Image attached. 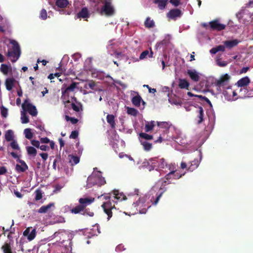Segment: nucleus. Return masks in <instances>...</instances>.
<instances>
[{
	"mask_svg": "<svg viewBox=\"0 0 253 253\" xmlns=\"http://www.w3.org/2000/svg\"><path fill=\"white\" fill-rule=\"evenodd\" d=\"M77 83H72L67 88L63 89L62 88V96L61 99L64 103L66 105V103H71L72 109L76 111L79 112V107L76 105L75 103L78 104L77 99L75 97H71V98H69V92L74 91V89L76 87Z\"/></svg>",
	"mask_w": 253,
	"mask_h": 253,
	"instance_id": "f257e3e1",
	"label": "nucleus"
},
{
	"mask_svg": "<svg viewBox=\"0 0 253 253\" xmlns=\"http://www.w3.org/2000/svg\"><path fill=\"white\" fill-rule=\"evenodd\" d=\"M106 183L105 178L102 176L101 172L97 171L93 172L87 178L86 184L84 186L86 188H90L94 185L101 186Z\"/></svg>",
	"mask_w": 253,
	"mask_h": 253,
	"instance_id": "f03ea898",
	"label": "nucleus"
},
{
	"mask_svg": "<svg viewBox=\"0 0 253 253\" xmlns=\"http://www.w3.org/2000/svg\"><path fill=\"white\" fill-rule=\"evenodd\" d=\"M9 42L12 44V50H8L6 56L10 58L12 62H15L20 57L21 50L19 43L14 40H9Z\"/></svg>",
	"mask_w": 253,
	"mask_h": 253,
	"instance_id": "7ed1b4c3",
	"label": "nucleus"
},
{
	"mask_svg": "<svg viewBox=\"0 0 253 253\" xmlns=\"http://www.w3.org/2000/svg\"><path fill=\"white\" fill-rule=\"evenodd\" d=\"M102 6L100 9L99 13L101 15L111 17L115 14V9L112 3V0H102Z\"/></svg>",
	"mask_w": 253,
	"mask_h": 253,
	"instance_id": "20e7f679",
	"label": "nucleus"
},
{
	"mask_svg": "<svg viewBox=\"0 0 253 253\" xmlns=\"http://www.w3.org/2000/svg\"><path fill=\"white\" fill-rule=\"evenodd\" d=\"M94 200L95 199L91 197L80 198V214H86L89 216H93L94 213L86 209L85 208L91 205Z\"/></svg>",
	"mask_w": 253,
	"mask_h": 253,
	"instance_id": "39448f33",
	"label": "nucleus"
},
{
	"mask_svg": "<svg viewBox=\"0 0 253 253\" xmlns=\"http://www.w3.org/2000/svg\"><path fill=\"white\" fill-rule=\"evenodd\" d=\"M22 108L23 111L28 112L32 116H36L38 114L36 106L30 102V100L28 98L24 100L22 104Z\"/></svg>",
	"mask_w": 253,
	"mask_h": 253,
	"instance_id": "423d86ee",
	"label": "nucleus"
},
{
	"mask_svg": "<svg viewBox=\"0 0 253 253\" xmlns=\"http://www.w3.org/2000/svg\"><path fill=\"white\" fill-rule=\"evenodd\" d=\"M231 77L228 74H225L220 76L218 80H216L215 85L220 90L226 87L229 84Z\"/></svg>",
	"mask_w": 253,
	"mask_h": 253,
	"instance_id": "0eeeda50",
	"label": "nucleus"
},
{
	"mask_svg": "<svg viewBox=\"0 0 253 253\" xmlns=\"http://www.w3.org/2000/svg\"><path fill=\"white\" fill-rule=\"evenodd\" d=\"M169 183L170 182H167L166 180H164L163 181L160 188V192L159 193H157L156 197L155 198L153 197L151 199V202L153 205H156L158 204L163 193L167 191V188L166 187V185Z\"/></svg>",
	"mask_w": 253,
	"mask_h": 253,
	"instance_id": "6e6552de",
	"label": "nucleus"
},
{
	"mask_svg": "<svg viewBox=\"0 0 253 253\" xmlns=\"http://www.w3.org/2000/svg\"><path fill=\"white\" fill-rule=\"evenodd\" d=\"M222 90L225 99L228 101L234 100V97L237 95L235 90L232 89V86L230 85H228L226 87L224 88V89Z\"/></svg>",
	"mask_w": 253,
	"mask_h": 253,
	"instance_id": "1a4fd4ad",
	"label": "nucleus"
},
{
	"mask_svg": "<svg viewBox=\"0 0 253 253\" xmlns=\"http://www.w3.org/2000/svg\"><path fill=\"white\" fill-rule=\"evenodd\" d=\"M104 212L108 215L107 219L109 220L112 216L113 213L112 210L115 209V205H112L110 201L104 202L101 205Z\"/></svg>",
	"mask_w": 253,
	"mask_h": 253,
	"instance_id": "9d476101",
	"label": "nucleus"
},
{
	"mask_svg": "<svg viewBox=\"0 0 253 253\" xmlns=\"http://www.w3.org/2000/svg\"><path fill=\"white\" fill-rule=\"evenodd\" d=\"M209 28L213 31H220L226 28V25L219 23L218 19H215L209 23Z\"/></svg>",
	"mask_w": 253,
	"mask_h": 253,
	"instance_id": "9b49d317",
	"label": "nucleus"
},
{
	"mask_svg": "<svg viewBox=\"0 0 253 253\" xmlns=\"http://www.w3.org/2000/svg\"><path fill=\"white\" fill-rule=\"evenodd\" d=\"M82 235L83 237L82 238V240L83 241H84L86 244H89L90 243V241L88 239L89 238L92 237L94 234L92 232V229L85 228L84 229H80V236Z\"/></svg>",
	"mask_w": 253,
	"mask_h": 253,
	"instance_id": "f8f14e48",
	"label": "nucleus"
},
{
	"mask_svg": "<svg viewBox=\"0 0 253 253\" xmlns=\"http://www.w3.org/2000/svg\"><path fill=\"white\" fill-rule=\"evenodd\" d=\"M182 15L181 11L177 8L172 9L167 13V17L172 20H176Z\"/></svg>",
	"mask_w": 253,
	"mask_h": 253,
	"instance_id": "ddd939ff",
	"label": "nucleus"
},
{
	"mask_svg": "<svg viewBox=\"0 0 253 253\" xmlns=\"http://www.w3.org/2000/svg\"><path fill=\"white\" fill-rule=\"evenodd\" d=\"M36 235V229H32V227L27 228L23 232V235L27 237L29 241L33 240Z\"/></svg>",
	"mask_w": 253,
	"mask_h": 253,
	"instance_id": "4468645a",
	"label": "nucleus"
},
{
	"mask_svg": "<svg viewBox=\"0 0 253 253\" xmlns=\"http://www.w3.org/2000/svg\"><path fill=\"white\" fill-rule=\"evenodd\" d=\"M64 212L70 211L72 213L77 214L79 213V205L74 207L72 204L66 205L63 209Z\"/></svg>",
	"mask_w": 253,
	"mask_h": 253,
	"instance_id": "2eb2a0df",
	"label": "nucleus"
},
{
	"mask_svg": "<svg viewBox=\"0 0 253 253\" xmlns=\"http://www.w3.org/2000/svg\"><path fill=\"white\" fill-rule=\"evenodd\" d=\"M244 91L241 95L245 97H253V83L248 86V88H240V92Z\"/></svg>",
	"mask_w": 253,
	"mask_h": 253,
	"instance_id": "dca6fc26",
	"label": "nucleus"
},
{
	"mask_svg": "<svg viewBox=\"0 0 253 253\" xmlns=\"http://www.w3.org/2000/svg\"><path fill=\"white\" fill-rule=\"evenodd\" d=\"M250 83V80L248 77L246 76L240 79L236 83V85L238 87H241V88H248L247 86L249 85Z\"/></svg>",
	"mask_w": 253,
	"mask_h": 253,
	"instance_id": "f3484780",
	"label": "nucleus"
},
{
	"mask_svg": "<svg viewBox=\"0 0 253 253\" xmlns=\"http://www.w3.org/2000/svg\"><path fill=\"white\" fill-rule=\"evenodd\" d=\"M21 165L17 164L15 167V170L17 172H23L28 169V167L26 163L22 160H17Z\"/></svg>",
	"mask_w": 253,
	"mask_h": 253,
	"instance_id": "a211bd4d",
	"label": "nucleus"
},
{
	"mask_svg": "<svg viewBox=\"0 0 253 253\" xmlns=\"http://www.w3.org/2000/svg\"><path fill=\"white\" fill-rule=\"evenodd\" d=\"M241 41L237 39L233 40H227L223 42V43L225 46V47L228 49H231L233 47L236 46Z\"/></svg>",
	"mask_w": 253,
	"mask_h": 253,
	"instance_id": "6ab92c4d",
	"label": "nucleus"
},
{
	"mask_svg": "<svg viewBox=\"0 0 253 253\" xmlns=\"http://www.w3.org/2000/svg\"><path fill=\"white\" fill-rule=\"evenodd\" d=\"M187 73L192 81L197 82L200 80L199 74L195 70H187Z\"/></svg>",
	"mask_w": 253,
	"mask_h": 253,
	"instance_id": "aec40b11",
	"label": "nucleus"
},
{
	"mask_svg": "<svg viewBox=\"0 0 253 253\" xmlns=\"http://www.w3.org/2000/svg\"><path fill=\"white\" fill-rule=\"evenodd\" d=\"M84 88L85 89H91L94 91L98 90L97 84L92 80L86 82L84 85Z\"/></svg>",
	"mask_w": 253,
	"mask_h": 253,
	"instance_id": "412c9836",
	"label": "nucleus"
},
{
	"mask_svg": "<svg viewBox=\"0 0 253 253\" xmlns=\"http://www.w3.org/2000/svg\"><path fill=\"white\" fill-rule=\"evenodd\" d=\"M15 82L16 80L13 78L6 79L5 82L6 89L8 91L11 90L12 89Z\"/></svg>",
	"mask_w": 253,
	"mask_h": 253,
	"instance_id": "4be33fe9",
	"label": "nucleus"
},
{
	"mask_svg": "<svg viewBox=\"0 0 253 253\" xmlns=\"http://www.w3.org/2000/svg\"><path fill=\"white\" fill-rule=\"evenodd\" d=\"M189 86L190 84L186 79H179L178 80V86L180 88L188 90Z\"/></svg>",
	"mask_w": 253,
	"mask_h": 253,
	"instance_id": "5701e85b",
	"label": "nucleus"
},
{
	"mask_svg": "<svg viewBox=\"0 0 253 253\" xmlns=\"http://www.w3.org/2000/svg\"><path fill=\"white\" fill-rule=\"evenodd\" d=\"M159 159L157 158H153L149 159L147 163L148 165H150L151 167V169H158V165L159 164Z\"/></svg>",
	"mask_w": 253,
	"mask_h": 253,
	"instance_id": "b1692460",
	"label": "nucleus"
},
{
	"mask_svg": "<svg viewBox=\"0 0 253 253\" xmlns=\"http://www.w3.org/2000/svg\"><path fill=\"white\" fill-rule=\"evenodd\" d=\"M198 110L197 111V118H198V123L200 124L204 121V110L201 106H198Z\"/></svg>",
	"mask_w": 253,
	"mask_h": 253,
	"instance_id": "393cba45",
	"label": "nucleus"
},
{
	"mask_svg": "<svg viewBox=\"0 0 253 253\" xmlns=\"http://www.w3.org/2000/svg\"><path fill=\"white\" fill-rule=\"evenodd\" d=\"M107 123L110 125L112 128H115L116 123L115 121V117L113 115H108L106 117Z\"/></svg>",
	"mask_w": 253,
	"mask_h": 253,
	"instance_id": "a878e982",
	"label": "nucleus"
},
{
	"mask_svg": "<svg viewBox=\"0 0 253 253\" xmlns=\"http://www.w3.org/2000/svg\"><path fill=\"white\" fill-rule=\"evenodd\" d=\"M53 206H54L53 203H49L46 206H42L38 210V212L40 213H46Z\"/></svg>",
	"mask_w": 253,
	"mask_h": 253,
	"instance_id": "bb28decb",
	"label": "nucleus"
},
{
	"mask_svg": "<svg viewBox=\"0 0 253 253\" xmlns=\"http://www.w3.org/2000/svg\"><path fill=\"white\" fill-rule=\"evenodd\" d=\"M141 100L142 98L138 94H137V95L134 96L132 98L131 102L135 106L139 107L140 105Z\"/></svg>",
	"mask_w": 253,
	"mask_h": 253,
	"instance_id": "cd10ccee",
	"label": "nucleus"
},
{
	"mask_svg": "<svg viewBox=\"0 0 253 253\" xmlns=\"http://www.w3.org/2000/svg\"><path fill=\"white\" fill-rule=\"evenodd\" d=\"M144 26L147 28H153L155 26V22L151 19L150 17H148L144 22Z\"/></svg>",
	"mask_w": 253,
	"mask_h": 253,
	"instance_id": "c85d7f7f",
	"label": "nucleus"
},
{
	"mask_svg": "<svg viewBox=\"0 0 253 253\" xmlns=\"http://www.w3.org/2000/svg\"><path fill=\"white\" fill-rule=\"evenodd\" d=\"M199 165V162L197 159H195L191 162L190 165L188 168V170L193 171L198 168Z\"/></svg>",
	"mask_w": 253,
	"mask_h": 253,
	"instance_id": "c756f323",
	"label": "nucleus"
},
{
	"mask_svg": "<svg viewBox=\"0 0 253 253\" xmlns=\"http://www.w3.org/2000/svg\"><path fill=\"white\" fill-rule=\"evenodd\" d=\"M68 159L69 160V162L72 166L76 165L79 163V157H78L77 156H74L73 155H69L68 156Z\"/></svg>",
	"mask_w": 253,
	"mask_h": 253,
	"instance_id": "7c9ffc66",
	"label": "nucleus"
},
{
	"mask_svg": "<svg viewBox=\"0 0 253 253\" xmlns=\"http://www.w3.org/2000/svg\"><path fill=\"white\" fill-rule=\"evenodd\" d=\"M154 3L158 4L159 9L163 10L167 5V0H155Z\"/></svg>",
	"mask_w": 253,
	"mask_h": 253,
	"instance_id": "2f4dec72",
	"label": "nucleus"
},
{
	"mask_svg": "<svg viewBox=\"0 0 253 253\" xmlns=\"http://www.w3.org/2000/svg\"><path fill=\"white\" fill-rule=\"evenodd\" d=\"M113 194L115 195L114 198L117 200L122 201L126 199V196L123 193H119L117 190L114 191Z\"/></svg>",
	"mask_w": 253,
	"mask_h": 253,
	"instance_id": "473e14b6",
	"label": "nucleus"
},
{
	"mask_svg": "<svg viewBox=\"0 0 253 253\" xmlns=\"http://www.w3.org/2000/svg\"><path fill=\"white\" fill-rule=\"evenodd\" d=\"M155 126V122L152 121L149 122H147L145 126V131L146 132H148L152 130Z\"/></svg>",
	"mask_w": 253,
	"mask_h": 253,
	"instance_id": "72a5a7b5",
	"label": "nucleus"
},
{
	"mask_svg": "<svg viewBox=\"0 0 253 253\" xmlns=\"http://www.w3.org/2000/svg\"><path fill=\"white\" fill-rule=\"evenodd\" d=\"M13 132L12 130L9 129L6 131L5 134V138L7 141L9 142L13 140Z\"/></svg>",
	"mask_w": 253,
	"mask_h": 253,
	"instance_id": "f704fd0d",
	"label": "nucleus"
},
{
	"mask_svg": "<svg viewBox=\"0 0 253 253\" xmlns=\"http://www.w3.org/2000/svg\"><path fill=\"white\" fill-rule=\"evenodd\" d=\"M68 4L67 0H57L56 5L59 8H65Z\"/></svg>",
	"mask_w": 253,
	"mask_h": 253,
	"instance_id": "c9c22d12",
	"label": "nucleus"
},
{
	"mask_svg": "<svg viewBox=\"0 0 253 253\" xmlns=\"http://www.w3.org/2000/svg\"><path fill=\"white\" fill-rule=\"evenodd\" d=\"M157 124L158 126L167 129H169L171 125L170 123L167 122H157Z\"/></svg>",
	"mask_w": 253,
	"mask_h": 253,
	"instance_id": "e433bc0d",
	"label": "nucleus"
},
{
	"mask_svg": "<svg viewBox=\"0 0 253 253\" xmlns=\"http://www.w3.org/2000/svg\"><path fill=\"white\" fill-rule=\"evenodd\" d=\"M141 144L143 146L144 150L146 151H150L152 148V143L148 142L146 141L140 140Z\"/></svg>",
	"mask_w": 253,
	"mask_h": 253,
	"instance_id": "4c0bfd02",
	"label": "nucleus"
},
{
	"mask_svg": "<svg viewBox=\"0 0 253 253\" xmlns=\"http://www.w3.org/2000/svg\"><path fill=\"white\" fill-rule=\"evenodd\" d=\"M1 249L2 250L3 253H13L11 246L7 243H4L1 247Z\"/></svg>",
	"mask_w": 253,
	"mask_h": 253,
	"instance_id": "58836bf2",
	"label": "nucleus"
},
{
	"mask_svg": "<svg viewBox=\"0 0 253 253\" xmlns=\"http://www.w3.org/2000/svg\"><path fill=\"white\" fill-rule=\"evenodd\" d=\"M27 153L29 155L36 156L37 151V150L32 146H27L26 147Z\"/></svg>",
	"mask_w": 253,
	"mask_h": 253,
	"instance_id": "ea45409f",
	"label": "nucleus"
},
{
	"mask_svg": "<svg viewBox=\"0 0 253 253\" xmlns=\"http://www.w3.org/2000/svg\"><path fill=\"white\" fill-rule=\"evenodd\" d=\"M89 16L88 9L86 7H84L80 11V18H86Z\"/></svg>",
	"mask_w": 253,
	"mask_h": 253,
	"instance_id": "a19ab883",
	"label": "nucleus"
},
{
	"mask_svg": "<svg viewBox=\"0 0 253 253\" xmlns=\"http://www.w3.org/2000/svg\"><path fill=\"white\" fill-rule=\"evenodd\" d=\"M21 122L23 124H27L29 122V117L27 116L26 112H25L24 111L21 112Z\"/></svg>",
	"mask_w": 253,
	"mask_h": 253,
	"instance_id": "79ce46f5",
	"label": "nucleus"
},
{
	"mask_svg": "<svg viewBox=\"0 0 253 253\" xmlns=\"http://www.w3.org/2000/svg\"><path fill=\"white\" fill-rule=\"evenodd\" d=\"M158 162V169H164L165 167L168 166L167 162L164 158L159 159Z\"/></svg>",
	"mask_w": 253,
	"mask_h": 253,
	"instance_id": "37998d69",
	"label": "nucleus"
},
{
	"mask_svg": "<svg viewBox=\"0 0 253 253\" xmlns=\"http://www.w3.org/2000/svg\"><path fill=\"white\" fill-rule=\"evenodd\" d=\"M139 137L141 138L146 140H152L153 138V136L152 135H149L146 133L141 132L139 133Z\"/></svg>",
	"mask_w": 253,
	"mask_h": 253,
	"instance_id": "c03bdc74",
	"label": "nucleus"
},
{
	"mask_svg": "<svg viewBox=\"0 0 253 253\" xmlns=\"http://www.w3.org/2000/svg\"><path fill=\"white\" fill-rule=\"evenodd\" d=\"M25 137L28 139H31L33 137V134L30 128H26L24 131Z\"/></svg>",
	"mask_w": 253,
	"mask_h": 253,
	"instance_id": "a18cd8bd",
	"label": "nucleus"
},
{
	"mask_svg": "<svg viewBox=\"0 0 253 253\" xmlns=\"http://www.w3.org/2000/svg\"><path fill=\"white\" fill-rule=\"evenodd\" d=\"M0 70L3 74L7 75L9 71V67L7 65L2 64L0 66Z\"/></svg>",
	"mask_w": 253,
	"mask_h": 253,
	"instance_id": "49530a36",
	"label": "nucleus"
},
{
	"mask_svg": "<svg viewBox=\"0 0 253 253\" xmlns=\"http://www.w3.org/2000/svg\"><path fill=\"white\" fill-rule=\"evenodd\" d=\"M169 170H170V174L174 173L175 172L177 171L176 170V166L175 163L170 164L168 166H167Z\"/></svg>",
	"mask_w": 253,
	"mask_h": 253,
	"instance_id": "de8ad7c7",
	"label": "nucleus"
},
{
	"mask_svg": "<svg viewBox=\"0 0 253 253\" xmlns=\"http://www.w3.org/2000/svg\"><path fill=\"white\" fill-rule=\"evenodd\" d=\"M127 113L128 114L136 116L137 115L138 111L133 108H129L127 109Z\"/></svg>",
	"mask_w": 253,
	"mask_h": 253,
	"instance_id": "09e8293b",
	"label": "nucleus"
},
{
	"mask_svg": "<svg viewBox=\"0 0 253 253\" xmlns=\"http://www.w3.org/2000/svg\"><path fill=\"white\" fill-rule=\"evenodd\" d=\"M36 196L35 200L36 201H39L41 200L42 197V193L41 190L38 189L35 191Z\"/></svg>",
	"mask_w": 253,
	"mask_h": 253,
	"instance_id": "8fccbe9b",
	"label": "nucleus"
},
{
	"mask_svg": "<svg viewBox=\"0 0 253 253\" xmlns=\"http://www.w3.org/2000/svg\"><path fill=\"white\" fill-rule=\"evenodd\" d=\"M65 119L67 121H71V122L72 124H76L79 121L78 119L70 117L67 115L65 116Z\"/></svg>",
	"mask_w": 253,
	"mask_h": 253,
	"instance_id": "3c124183",
	"label": "nucleus"
},
{
	"mask_svg": "<svg viewBox=\"0 0 253 253\" xmlns=\"http://www.w3.org/2000/svg\"><path fill=\"white\" fill-rule=\"evenodd\" d=\"M185 174V173H179L177 171L174 173H172V178L174 179H178L181 178L183 175Z\"/></svg>",
	"mask_w": 253,
	"mask_h": 253,
	"instance_id": "603ef678",
	"label": "nucleus"
},
{
	"mask_svg": "<svg viewBox=\"0 0 253 253\" xmlns=\"http://www.w3.org/2000/svg\"><path fill=\"white\" fill-rule=\"evenodd\" d=\"M12 141L10 143V146L12 147V148L15 150H19L20 148L17 142L14 140Z\"/></svg>",
	"mask_w": 253,
	"mask_h": 253,
	"instance_id": "864d4df0",
	"label": "nucleus"
},
{
	"mask_svg": "<svg viewBox=\"0 0 253 253\" xmlns=\"http://www.w3.org/2000/svg\"><path fill=\"white\" fill-rule=\"evenodd\" d=\"M1 115L2 117L6 118L7 116V109L2 106L0 107Z\"/></svg>",
	"mask_w": 253,
	"mask_h": 253,
	"instance_id": "5fc2aeb1",
	"label": "nucleus"
},
{
	"mask_svg": "<svg viewBox=\"0 0 253 253\" xmlns=\"http://www.w3.org/2000/svg\"><path fill=\"white\" fill-rule=\"evenodd\" d=\"M40 17L42 20H45L47 18V12L45 9H42L41 11Z\"/></svg>",
	"mask_w": 253,
	"mask_h": 253,
	"instance_id": "6e6d98bb",
	"label": "nucleus"
},
{
	"mask_svg": "<svg viewBox=\"0 0 253 253\" xmlns=\"http://www.w3.org/2000/svg\"><path fill=\"white\" fill-rule=\"evenodd\" d=\"M79 135V132L78 130H74L72 131L69 137L71 139H76Z\"/></svg>",
	"mask_w": 253,
	"mask_h": 253,
	"instance_id": "4d7b16f0",
	"label": "nucleus"
},
{
	"mask_svg": "<svg viewBox=\"0 0 253 253\" xmlns=\"http://www.w3.org/2000/svg\"><path fill=\"white\" fill-rule=\"evenodd\" d=\"M149 54V51L147 50L143 51L140 55L139 58L142 60L145 58Z\"/></svg>",
	"mask_w": 253,
	"mask_h": 253,
	"instance_id": "13d9d810",
	"label": "nucleus"
},
{
	"mask_svg": "<svg viewBox=\"0 0 253 253\" xmlns=\"http://www.w3.org/2000/svg\"><path fill=\"white\" fill-rule=\"evenodd\" d=\"M163 57L165 58V59L163 58H160V61L161 62L162 65V69L164 70L166 67L165 64V60L167 58V54H165L163 55Z\"/></svg>",
	"mask_w": 253,
	"mask_h": 253,
	"instance_id": "bf43d9fd",
	"label": "nucleus"
},
{
	"mask_svg": "<svg viewBox=\"0 0 253 253\" xmlns=\"http://www.w3.org/2000/svg\"><path fill=\"white\" fill-rule=\"evenodd\" d=\"M31 144L37 148H40V142L38 140H32L31 141Z\"/></svg>",
	"mask_w": 253,
	"mask_h": 253,
	"instance_id": "052dcab7",
	"label": "nucleus"
},
{
	"mask_svg": "<svg viewBox=\"0 0 253 253\" xmlns=\"http://www.w3.org/2000/svg\"><path fill=\"white\" fill-rule=\"evenodd\" d=\"M215 47L216 48L217 52H218V51L224 52L225 51V48H226L224 44V45H219L215 46Z\"/></svg>",
	"mask_w": 253,
	"mask_h": 253,
	"instance_id": "680f3d73",
	"label": "nucleus"
},
{
	"mask_svg": "<svg viewBox=\"0 0 253 253\" xmlns=\"http://www.w3.org/2000/svg\"><path fill=\"white\" fill-rule=\"evenodd\" d=\"M169 2L174 6H177L180 3L179 0H170Z\"/></svg>",
	"mask_w": 253,
	"mask_h": 253,
	"instance_id": "e2e57ef3",
	"label": "nucleus"
},
{
	"mask_svg": "<svg viewBox=\"0 0 253 253\" xmlns=\"http://www.w3.org/2000/svg\"><path fill=\"white\" fill-rule=\"evenodd\" d=\"M40 142L42 143H48L50 142V140L46 137H42L40 139Z\"/></svg>",
	"mask_w": 253,
	"mask_h": 253,
	"instance_id": "0e129e2a",
	"label": "nucleus"
},
{
	"mask_svg": "<svg viewBox=\"0 0 253 253\" xmlns=\"http://www.w3.org/2000/svg\"><path fill=\"white\" fill-rule=\"evenodd\" d=\"M40 155L41 156V157H42V160L45 161L47 160V159L48 158V154L47 153H41L40 154Z\"/></svg>",
	"mask_w": 253,
	"mask_h": 253,
	"instance_id": "69168bd1",
	"label": "nucleus"
},
{
	"mask_svg": "<svg viewBox=\"0 0 253 253\" xmlns=\"http://www.w3.org/2000/svg\"><path fill=\"white\" fill-rule=\"evenodd\" d=\"M39 148L41 150L44 151H48L49 149V148L48 146L44 145H42L40 146Z\"/></svg>",
	"mask_w": 253,
	"mask_h": 253,
	"instance_id": "338daca9",
	"label": "nucleus"
},
{
	"mask_svg": "<svg viewBox=\"0 0 253 253\" xmlns=\"http://www.w3.org/2000/svg\"><path fill=\"white\" fill-rule=\"evenodd\" d=\"M7 172V169L5 167L0 168V175L4 174Z\"/></svg>",
	"mask_w": 253,
	"mask_h": 253,
	"instance_id": "774afa93",
	"label": "nucleus"
}]
</instances>
